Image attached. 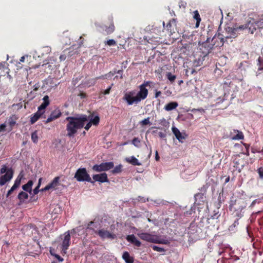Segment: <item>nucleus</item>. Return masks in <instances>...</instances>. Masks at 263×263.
Returning <instances> with one entry per match:
<instances>
[{
	"mask_svg": "<svg viewBox=\"0 0 263 263\" xmlns=\"http://www.w3.org/2000/svg\"><path fill=\"white\" fill-rule=\"evenodd\" d=\"M151 83L152 82L151 81H144L143 84L139 86V91L137 93L135 90L127 92L124 94L123 100L128 105H132L134 104H137L147 98L148 91L146 87L150 86Z\"/></svg>",
	"mask_w": 263,
	"mask_h": 263,
	"instance_id": "obj_1",
	"label": "nucleus"
},
{
	"mask_svg": "<svg viewBox=\"0 0 263 263\" xmlns=\"http://www.w3.org/2000/svg\"><path fill=\"white\" fill-rule=\"evenodd\" d=\"M66 120L68 122L66 124L67 136L72 137L74 136L79 129L82 128L88 118L86 115H81L79 117H67Z\"/></svg>",
	"mask_w": 263,
	"mask_h": 263,
	"instance_id": "obj_2",
	"label": "nucleus"
},
{
	"mask_svg": "<svg viewBox=\"0 0 263 263\" xmlns=\"http://www.w3.org/2000/svg\"><path fill=\"white\" fill-rule=\"evenodd\" d=\"M246 206V200L242 198H237L235 199H231L230 202L229 209L234 216L241 218L243 215V210Z\"/></svg>",
	"mask_w": 263,
	"mask_h": 263,
	"instance_id": "obj_3",
	"label": "nucleus"
},
{
	"mask_svg": "<svg viewBox=\"0 0 263 263\" xmlns=\"http://www.w3.org/2000/svg\"><path fill=\"white\" fill-rule=\"evenodd\" d=\"M138 237L144 241L160 244H167V240L161 239L157 235H153L148 233H139L137 234Z\"/></svg>",
	"mask_w": 263,
	"mask_h": 263,
	"instance_id": "obj_4",
	"label": "nucleus"
},
{
	"mask_svg": "<svg viewBox=\"0 0 263 263\" xmlns=\"http://www.w3.org/2000/svg\"><path fill=\"white\" fill-rule=\"evenodd\" d=\"M153 32L155 33L156 35L155 36L153 34H150V35L146 37V40H147V42L151 44H157L160 42H161L160 41L161 40V36H163L164 31L161 30V27L160 26L159 27L155 26L153 28Z\"/></svg>",
	"mask_w": 263,
	"mask_h": 263,
	"instance_id": "obj_5",
	"label": "nucleus"
},
{
	"mask_svg": "<svg viewBox=\"0 0 263 263\" xmlns=\"http://www.w3.org/2000/svg\"><path fill=\"white\" fill-rule=\"evenodd\" d=\"M74 178L78 181H87L93 184V181L88 174L86 168H79L75 173Z\"/></svg>",
	"mask_w": 263,
	"mask_h": 263,
	"instance_id": "obj_6",
	"label": "nucleus"
},
{
	"mask_svg": "<svg viewBox=\"0 0 263 263\" xmlns=\"http://www.w3.org/2000/svg\"><path fill=\"white\" fill-rule=\"evenodd\" d=\"M114 164L112 162H103L100 164H95L92 166V170L97 172L107 171L112 168Z\"/></svg>",
	"mask_w": 263,
	"mask_h": 263,
	"instance_id": "obj_7",
	"label": "nucleus"
},
{
	"mask_svg": "<svg viewBox=\"0 0 263 263\" xmlns=\"http://www.w3.org/2000/svg\"><path fill=\"white\" fill-rule=\"evenodd\" d=\"M214 47V46L213 43L212 42L211 43H210V38H208L206 41L202 44L200 50L204 54V56H206L212 51Z\"/></svg>",
	"mask_w": 263,
	"mask_h": 263,
	"instance_id": "obj_8",
	"label": "nucleus"
},
{
	"mask_svg": "<svg viewBox=\"0 0 263 263\" xmlns=\"http://www.w3.org/2000/svg\"><path fill=\"white\" fill-rule=\"evenodd\" d=\"M247 28V26L240 25L239 27L233 28L231 27H227L226 28V31L230 33L229 36H226V39L228 38H235L237 36V32L239 30H242Z\"/></svg>",
	"mask_w": 263,
	"mask_h": 263,
	"instance_id": "obj_9",
	"label": "nucleus"
},
{
	"mask_svg": "<svg viewBox=\"0 0 263 263\" xmlns=\"http://www.w3.org/2000/svg\"><path fill=\"white\" fill-rule=\"evenodd\" d=\"M95 233L98 235L99 237L102 239H104L105 238L114 239L116 238V236L115 234L112 233L104 229H100L98 231H96Z\"/></svg>",
	"mask_w": 263,
	"mask_h": 263,
	"instance_id": "obj_10",
	"label": "nucleus"
},
{
	"mask_svg": "<svg viewBox=\"0 0 263 263\" xmlns=\"http://www.w3.org/2000/svg\"><path fill=\"white\" fill-rule=\"evenodd\" d=\"M222 87L226 93H230L231 92H234L236 86L229 79H226L222 84Z\"/></svg>",
	"mask_w": 263,
	"mask_h": 263,
	"instance_id": "obj_11",
	"label": "nucleus"
},
{
	"mask_svg": "<svg viewBox=\"0 0 263 263\" xmlns=\"http://www.w3.org/2000/svg\"><path fill=\"white\" fill-rule=\"evenodd\" d=\"M211 42L214 47H221L224 43V36L222 34L218 33L213 36L211 40Z\"/></svg>",
	"mask_w": 263,
	"mask_h": 263,
	"instance_id": "obj_12",
	"label": "nucleus"
},
{
	"mask_svg": "<svg viewBox=\"0 0 263 263\" xmlns=\"http://www.w3.org/2000/svg\"><path fill=\"white\" fill-rule=\"evenodd\" d=\"M70 235L69 232L68 231L64 234V237L62 241V252L64 254L66 253V251L68 249L70 246Z\"/></svg>",
	"mask_w": 263,
	"mask_h": 263,
	"instance_id": "obj_13",
	"label": "nucleus"
},
{
	"mask_svg": "<svg viewBox=\"0 0 263 263\" xmlns=\"http://www.w3.org/2000/svg\"><path fill=\"white\" fill-rule=\"evenodd\" d=\"M13 170L11 168H10L7 173L1 176L0 177V185L3 186L6 182L10 181L13 177Z\"/></svg>",
	"mask_w": 263,
	"mask_h": 263,
	"instance_id": "obj_14",
	"label": "nucleus"
},
{
	"mask_svg": "<svg viewBox=\"0 0 263 263\" xmlns=\"http://www.w3.org/2000/svg\"><path fill=\"white\" fill-rule=\"evenodd\" d=\"M60 177H55L50 183L47 185L44 188L42 189L41 191L42 192H45L51 189L55 190L57 187L60 185Z\"/></svg>",
	"mask_w": 263,
	"mask_h": 263,
	"instance_id": "obj_15",
	"label": "nucleus"
},
{
	"mask_svg": "<svg viewBox=\"0 0 263 263\" xmlns=\"http://www.w3.org/2000/svg\"><path fill=\"white\" fill-rule=\"evenodd\" d=\"M166 30L167 31V33L169 36L172 35L173 33L175 32L176 30V21L174 18H172L168 23L167 24L165 27Z\"/></svg>",
	"mask_w": 263,
	"mask_h": 263,
	"instance_id": "obj_16",
	"label": "nucleus"
},
{
	"mask_svg": "<svg viewBox=\"0 0 263 263\" xmlns=\"http://www.w3.org/2000/svg\"><path fill=\"white\" fill-rule=\"evenodd\" d=\"M92 179L95 181H98L100 183L108 182L109 180L107 177V175L105 173L96 174L92 176Z\"/></svg>",
	"mask_w": 263,
	"mask_h": 263,
	"instance_id": "obj_17",
	"label": "nucleus"
},
{
	"mask_svg": "<svg viewBox=\"0 0 263 263\" xmlns=\"http://www.w3.org/2000/svg\"><path fill=\"white\" fill-rule=\"evenodd\" d=\"M62 115L60 110L58 108L54 109L51 111L50 116L46 121V123H49L51 121L60 118Z\"/></svg>",
	"mask_w": 263,
	"mask_h": 263,
	"instance_id": "obj_18",
	"label": "nucleus"
},
{
	"mask_svg": "<svg viewBox=\"0 0 263 263\" xmlns=\"http://www.w3.org/2000/svg\"><path fill=\"white\" fill-rule=\"evenodd\" d=\"M110 23L109 26H105V29L104 30V32H102V33L104 35H108L110 34L111 33H113L115 30V26L114 25V22H113V18L112 17H110Z\"/></svg>",
	"mask_w": 263,
	"mask_h": 263,
	"instance_id": "obj_19",
	"label": "nucleus"
},
{
	"mask_svg": "<svg viewBox=\"0 0 263 263\" xmlns=\"http://www.w3.org/2000/svg\"><path fill=\"white\" fill-rule=\"evenodd\" d=\"M45 112V111H42L41 110L37 109V111L32 115L30 117V122L31 124L35 123L41 117L42 115H43Z\"/></svg>",
	"mask_w": 263,
	"mask_h": 263,
	"instance_id": "obj_20",
	"label": "nucleus"
},
{
	"mask_svg": "<svg viewBox=\"0 0 263 263\" xmlns=\"http://www.w3.org/2000/svg\"><path fill=\"white\" fill-rule=\"evenodd\" d=\"M18 119V116L16 115H12L8 119V124L12 130L14 125L16 124V121Z\"/></svg>",
	"mask_w": 263,
	"mask_h": 263,
	"instance_id": "obj_21",
	"label": "nucleus"
},
{
	"mask_svg": "<svg viewBox=\"0 0 263 263\" xmlns=\"http://www.w3.org/2000/svg\"><path fill=\"white\" fill-rule=\"evenodd\" d=\"M126 239L128 242L134 244L137 247H139L141 245V242L136 238L134 234L127 235L126 237Z\"/></svg>",
	"mask_w": 263,
	"mask_h": 263,
	"instance_id": "obj_22",
	"label": "nucleus"
},
{
	"mask_svg": "<svg viewBox=\"0 0 263 263\" xmlns=\"http://www.w3.org/2000/svg\"><path fill=\"white\" fill-rule=\"evenodd\" d=\"M43 103L38 107L39 110L45 111V108L50 104L48 96L46 95L43 98Z\"/></svg>",
	"mask_w": 263,
	"mask_h": 263,
	"instance_id": "obj_23",
	"label": "nucleus"
},
{
	"mask_svg": "<svg viewBox=\"0 0 263 263\" xmlns=\"http://www.w3.org/2000/svg\"><path fill=\"white\" fill-rule=\"evenodd\" d=\"M43 103L38 107L39 110L45 111V108L50 104L48 96L46 95L43 98Z\"/></svg>",
	"mask_w": 263,
	"mask_h": 263,
	"instance_id": "obj_24",
	"label": "nucleus"
},
{
	"mask_svg": "<svg viewBox=\"0 0 263 263\" xmlns=\"http://www.w3.org/2000/svg\"><path fill=\"white\" fill-rule=\"evenodd\" d=\"M172 131L176 138L180 141L182 142V140L185 139V137L182 136V134L180 133L179 130L175 127H172Z\"/></svg>",
	"mask_w": 263,
	"mask_h": 263,
	"instance_id": "obj_25",
	"label": "nucleus"
},
{
	"mask_svg": "<svg viewBox=\"0 0 263 263\" xmlns=\"http://www.w3.org/2000/svg\"><path fill=\"white\" fill-rule=\"evenodd\" d=\"M258 69L256 72V76L263 74V58L259 57L257 60Z\"/></svg>",
	"mask_w": 263,
	"mask_h": 263,
	"instance_id": "obj_26",
	"label": "nucleus"
},
{
	"mask_svg": "<svg viewBox=\"0 0 263 263\" xmlns=\"http://www.w3.org/2000/svg\"><path fill=\"white\" fill-rule=\"evenodd\" d=\"M126 162L130 163L133 165H141V163L139 162V160L134 156H131L125 158Z\"/></svg>",
	"mask_w": 263,
	"mask_h": 263,
	"instance_id": "obj_27",
	"label": "nucleus"
},
{
	"mask_svg": "<svg viewBox=\"0 0 263 263\" xmlns=\"http://www.w3.org/2000/svg\"><path fill=\"white\" fill-rule=\"evenodd\" d=\"M33 184V182L32 180H29L28 182L22 186V189L24 191L26 192H28L30 194H32V186Z\"/></svg>",
	"mask_w": 263,
	"mask_h": 263,
	"instance_id": "obj_28",
	"label": "nucleus"
},
{
	"mask_svg": "<svg viewBox=\"0 0 263 263\" xmlns=\"http://www.w3.org/2000/svg\"><path fill=\"white\" fill-rule=\"evenodd\" d=\"M178 106V104L177 102H171L166 104L164 107V109L166 111H171Z\"/></svg>",
	"mask_w": 263,
	"mask_h": 263,
	"instance_id": "obj_29",
	"label": "nucleus"
},
{
	"mask_svg": "<svg viewBox=\"0 0 263 263\" xmlns=\"http://www.w3.org/2000/svg\"><path fill=\"white\" fill-rule=\"evenodd\" d=\"M28 198V195L25 192L21 191L17 195V198L20 200V203H24L25 200L27 199Z\"/></svg>",
	"mask_w": 263,
	"mask_h": 263,
	"instance_id": "obj_30",
	"label": "nucleus"
},
{
	"mask_svg": "<svg viewBox=\"0 0 263 263\" xmlns=\"http://www.w3.org/2000/svg\"><path fill=\"white\" fill-rule=\"evenodd\" d=\"M123 259L125 260L126 263H133L134 258L131 257L128 252H125L123 253L122 255Z\"/></svg>",
	"mask_w": 263,
	"mask_h": 263,
	"instance_id": "obj_31",
	"label": "nucleus"
},
{
	"mask_svg": "<svg viewBox=\"0 0 263 263\" xmlns=\"http://www.w3.org/2000/svg\"><path fill=\"white\" fill-rule=\"evenodd\" d=\"M234 132L237 133V134L235 136L232 137L231 139L232 140H236L244 139V136L242 132L239 131L238 130H234Z\"/></svg>",
	"mask_w": 263,
	"mask_h": 263,
	"instance_id": "obj_32",
	"label": "nucleus"
},
{
	"mask_svg": "<svg viewBox=\"0 0 263 263\" xmlns=\"http://www.w3.org/2000/svg\"><path fill=\"white\" fill-rule=\"evenodd\" d=\"M208 189V186L207 185H203L200 189H199V190L203 193H197L196 194H195L194 195V197L195 198V200L196 201L197 200V198L199 196H201L203 193H205L206 192V190Z\"/></svg>",
	"mask_w": 263,
	"mask_h": 263,
	"instance_id": "obj_33",
	"label": "nucleus"
},
{
	"mask_svg": "<svg viewBox=\"0 0 263 263\" xmlns=\"http://www.w3.org/2000/svg\"><path fill=\"white\" fill-rule=\"evenodd\" d=\"M194 18L196 20V23L195 27L198 28L199 26L200 22L201 21L200 16L198 11H195L194 12Z\"/></svg>",
	"mask_w": 263,
	"mask_h": 263,
	"instance_id": "obj_34",
	"label": "nucleus"
},
{
	"mask_svg": "<svg viewBox=\"0 0 263 263\" xmlns=\"http://www.w3.org/2000/svg\"><path fill=\"white\" fill-rule=\"evenodd\" d=\"M122 167H123V166L121 164H119L117 166H116L112 171H111V173L113 174H119L120 173H121L122 171Z\"/></svg>",
	"mask_w": 263,
	"mask_h": 263,
	"instance_id": "obj_35",
	"label": "nucleus"
},
{
	"mask_svg": "<svg viewBox=\"0 0 263 263\" xmlns=\"http://www.w3.org/2000/svg\"><path fill=\"white\" fill-rule=\"evenodd\" d=\"M166 78L171 82V83H173L176 78V76L173 74L171 72H167L166 74Z\"/></svg>",
	"mask_w": 263,
	"mask_h": 263,
	"instance_id": "obj_36",
	"label": "nucleus"
},
{
	"mask_svg": "<svg viewBox=\"0 0 263 263\" xmlns=\"http://www.w3.org/2000/svg\"><path fill=\"white\" fill-rule=\"evenodd\" d=\"M38 139L39 137L37 134V131L35 130L31 134V140L33 143H37L38 142Z\"/></svg>",
	"mask_w": 263,
	"mask_h": 263,
	"instance_id": "obj_37",
	"label": "nucleus"
},
{
	"mask_svg": "<svg viewBox=\"0 0 263 263\" xmlns=\"http://www.w3.org/2000/svg\"><path fill=\"white\" fill-rule=\"evenodd\" d=\"M255 24L257 28H260V29H263V17L259 18Z\"/></svg>",
	"mask_w": 263,
	"mask_h": 263,
	"instance_id": "obj_38",
	"label": "nucleus"
},
{
	"mask_svg": "<svg viewBox=\"0 0 263 263\" xmlns=\"http://www.w3.org/2000/svg\"><path fill=\"white\" fill-rule=\"evenodd\" d=\"M22 178L18 176L14 181V183L12 186L15 187L16 189L20 185Z\"/></svg>",
	"mask_w": 263,
	"mask_h": 263,
	"instance_id": "obj_39",
	"label": "nucleus"
},
{
	"mask_svg": "<svg viewBox=\"0 0 263 263\" xmlns=\"http://www.w3.org/2000/svg\"><path fill=\"white\" fill-rule=\"evenodd\" d=\"M90 122H91V124L94 125H98L100 122V118L98 116H96Z\"/></svg>",
	"mask_w": 263,
	"mask_h": 263,
	"instance_id": "obj_40",
	"label": "nucleus"
},
{
	"mask_svg": "<svg viewBox=\"0 0 263 263\" xmlns=\"http://www.w3.org/2000/svg\"><path fill=\"white\" fill-rule=\"evenodd\" d=\"M42 178H40L39 180V183L37 186L33 190V194L36 195L39 192V188L40 187Z\"/></svg>",
	"mask_w": 263,
	"mask_h": 263,
	"instance_id": "obj_41",
	"label": "nucleus"
},
{
	"mask_svg": "<svg viewBox=\"0 0 263 263\" xmlns=\"http://www.w3.org/2000/svg\"><path fill=\"white\" fill-rule=\"evenodd\" d=\"M132 144L137 147L140 146V140L138 138L135 137L132 140Z\"/></svg>",
	"mask_w": 263,
	"mask_h": 263,
	"instance_id": "obj_42",
	"label": "nucleus"
},
{
	"mask_svg": "<svg viewBox=\"0 0 263 263\" xmlns=\"http://www.w3.org/2000/svg\"><path fill=\"white\" fill-rule=\"evenodd\" d=\"M151 248L156 251L159 252H165V250L164 248L158 247L155 245H152L151 246Z\"/></svg>",
	"mask_w": 263,
	"mask_h": 263,
	"instance_id": "obj_43",
	"label": "nucleus"
},
{
	"mask_svg": "<svg viewBox=\"0 0 263 263\" xmlns=\"http://www.w3.org/2000/svg\"><path fill=\"white\" fill-rule=\"evenodd\" d=\"M159 124L165 128L169 127V123L165 119H162L160 121Z\"/></svg>",
	"mask_w": 263,
	"mask_h": 263,
	"instance_id": "obj_44",
	"label": "nucleus"
},
{
	"mask_svg": "<svg viewBox=\"0 0 263 263\" xmlns=\"http://www.w3.org/2000/svg\"><path fill=\"white\" fill-rule=\"evenodd\" d=\"M150 118L149 117L144 119V120L140 121V124L142 125H146L150 124Z\"/></svg>",
	"mask_w": 263,
	"mask_h": 263,
	"instance_id": "obj_45",
	"label": "nucleus"
},
{
	"mask_svg": "<svg viewBox=\"0 0 263 263\" xmlns=\"http://www.w3.org/2000/svg\"><path fill=\"white\" fill-rule=\"evenodd\" d=\"M106 44L108 46H115L117 44L116 42L113 39H110L107 41Z\"/></svg>",
	"mask_w": 263,
	"mask_h": 263,
	"instance_id": "obj_46",
	"label": "nucleus"
},
{
	"mask_svg": "<svg viewBox=\"0 0 263 263\" xmlns=\"http://www.w3.org/2000/svg\"><path fill=\"white\" fill-rule=\"evenodd\" d=\"M116 73V71L115 70L114 72H109V73L105 74V79H111V77Z\"/></svg>",
	"mask_w": 263,
	"mask_h": 263,
	"instance_id": "obj_47",
	"label": "nucleus"
},
{
	"mask_svg": "<svg viewBox=\"0 0 263 263\" xmlns=\"http://www.w3.org/2000/svg\"><path fill=\"white\" fill-rule=\"evenodd\" d=\"M9 168H7V166H6L5 165H4L0 170V173L1 174H4V173H5V174L7 173V172L8 171V170Z\"/></svg>",
	"mask_w": 263,
	"mask_h": 263,
	"instance_id": "obj_48",
	"label": "nucleus"
},
{
	"mask_svg": "<svg viewBox=\"0 0 263 263\" xmlns=\"http://www.w3.org/2000/svg\"><path fill=\"white\" fill-rule=\"evenodd\" d=\"M112 85L113 84H112L111 86H110L108 88H107L105 90L101 91V93L105 95H108L110 93Z\"/></svg>",
	"mask_w": 263,
	"mask_h": 263,
	"instance_id": "obj_49",
	"label": "nucleus"
},
{
	"mask_svg": "<svg viewBox=\"0 0 263 263\" xmlns=\"http://www.w3.org/2000/svg\"><path fill=\"white\" fill-rule=\"evenodd\" d=\"M257 173L259 174L260 178L263 179V167H259L257 169Z\"/></svg>",
	"mask_w": 263,
	"mask_h": 263,
	"instance_id": "obj_50",
	"label": "nucleus"
},
{
	"mask_svg": "<svg viewBox=\"0 0 263 263\" xmlns=\"http://www.w3.org/2000/svg\"><path fill=\"white\" fill-rule=\"evenodd\" d=\"M137 200L138 201L141 202H145L148 201V199L147 198L141 196H139L137 198Z\"/></svg>",
	"mask_w": 263,
	"mask_h": 263,
	"instance_id": "obj_51",
	"label": "nucleus"
},
{
	"mask_svg": "<svg viewBox=\"0 0 263 263\" xmlns=\"http://www.w3.org/2000/svg\"><path fill=\"white\" fill-rule=\"evenodd\" d=\"M16 189L15 187H14L13 186H12L11 188L10 189V190H9L8 192H7V194L6 195V197H8L9 196L11 195V194L12 193V192L15 190Z\"/></svg>",
	"mask_w": 263,
	"mask_h": 263,
	"instance_id": "obj_52",
	"label": "nucleus"
},
{
	"mask_svg": "<svg viewBox=\"0 0 263 263\" xmlns=\"http://www.w3.org/2000/svg\"><path fill=\"white\" fill-rule=\"evenodd\" d=\"M51 254L52 255L55 256V257L60 262L63 261L64 260L62 257H61L60 255H59L58 254H53L51 252Z\"/></svg>",
	"mask_w": 263,
	"mask_h": 263,
	"instance_id": "obj_53",
	"label": "nucleus"
},
{
	"mask_svg": "<svg viewBox=\"0 0 263 263\" xmlns=\"http://www.w3.org/2000/svg\"><path fill=\"white\" fill-rule=\"evenodd\" d=\"M16 106L17 107V109H21L22 107V104L21 103L14 104L12 105V107Z\"/></svg>",
	"mask_w": 263,
	"mask_h": 263,
	"instance_id": "obj_54",
	"label": "nucleus"
},
{
	"mask_svg": "<svg viewBox=\"0 0 263 263\" xmlns=\"http://www.w3.org/2000/svg\"><path fill=\"white\" fill-rule=\"evenodd\" d=\"M92 125V124H91V122H88L86 125L84 127L85 129L86 130H88L89 129V128H90V127Z\"/></svg>",
	"mask_w": 263,
	"mask_h": 263,
	"instance_id": "obj_55",
	"label": "nucleus"
},
{
	"mask_svg": "<svg viewBox=\"0 0 263 263\" xmlns=\"http://www.w3.org/2000/svg\"><path fill=\"white\" fill-rule=\"evenodd\" d=\"M158 135H159V136L161 138H164L166 137V134H165V133L164 132H159L158 133Z\"/></svg>",
	"mask_w": 263,
	"mask_h": 263,
	"instance_id": "obj_56",
	"label": "nucleus"
},
{
	"mask_svg": "<svg viewBox=\"0 0 263 263\" xmlns=\"http://www.w3.org/2000/svg\"><path fill=\"white\" fill-rule=\"evenodd\" d=\"M39 87H40L39 84V83H36V84H35V85H33V90L34 91H37V90H38Z\"/></svg>",
	"mask_w": 263,
	"mask_h": 263,
	"instance_id": "obj_57",
	"label": "nucleus"
},
{
	"mask_svg": "<svg viewBox=\"0 0 263 263\" xmlns=\"http://www.w3.org/2000/svg\"><path fill=\"white\" fill-rule=\"evenodd\" d=\"M6 125L5 124H2L0 125V132L4 131L5 130V128Z\"/></svg>",
	"mask_w": 263,
	"mask_h": 263,
	"instance_id": "obj_58",
	"label": "nucleus"
},
{
	"mask_svg": "<svg viewBox=\"0 0 263 263\" xmlns=\"http://www.w3.org/2000/svg\"><path fill=\"white\" fill-rule=\"evenodd\" d=\"M79 96L81 98H86L87 97V95L84 92H81Z\"/></svg>",
	"mask_w": 263,
	"mask_h": 263,
	"instance_id": "obj_59",
	"label": "nucleus"
},
{
	"mask_svg": "<svg viewBox=\"0 0 263 263\" xmlns=\"http://www.w3.org/2000/svg\"><path fill=\"white\" fill-rule=\"evenodd\" d=\"M155 159H156V161H159V159H160V157H159V156L158 155V152L157 151H156Z\"/></svg>",
	"mask_w": 263,
	"mask_h": 263,
	"instance_id": "obj_60",
	"label": "nucleus"
},
{
	"mask_svg": "<svg viewBox=\"0 0 263 263\" xmlns=\"http://www.w3.org/2000/svg\"><path fill=\"white\" fill-rule=\"evenodd\" d=\"M66 57L65 55H61L60 56V59L61 61L65 60L66 59Z\"/></svg>",
	"mask_w": 263,
	"mask_h": 263,
	"instance_id": "obj_61",
	"label": "nucleus"
},
{
	"mask_svg": "<svg viewBox=\"0 0 263 263\" xmlns=\"http://www.w3.org/2000/svg\"><path fill=\"white\" fill-rule=\"evenodd\" d=\"M245 146H246V148H247V152L246 153H245V154L247 155V156H249L250 154H249V150H248V147L249 146L247 145V144H244Z\"/></svg>",
	"mask_w": 263,
	"mask_h": 263,
	"instance_id": "obj_62",
	"label": "nucleus"
},
{
	"mask_svg": "<svg viewBox=\"0 0 263 263\" xmlns=\"http://www.w3.org/2000/svg\"><path fill=\"white\" fill-rule=\"evenodd\" d=\"M161 94V92L160 91H157L155 93V98H158Z\"/></svg>",
	"mask_w": 263,
	"mask_h": 263,
	"instance_id": "obj_63",
	"label": "nucleus"
},
{
	"mask_svg": "<svg viewBox=\"0 0 263 263\" xmlns=\"http://www.w3.org/2000/svg\"><path fill=\"white\" fill-rule=\"evenodd\" d=\"M259 32H260V33L261 37V38L262 39V40H263V29H260Z\"/></svg>",
	"mask_w": 263,
	"mask_h": 263,
	"instance_id": "obj_64",
	"label": "nucleus"
}]
</instances>
